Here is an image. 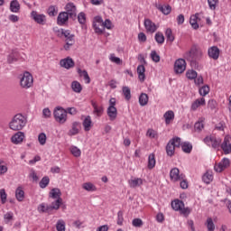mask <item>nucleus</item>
Returning <instances> with one entry per match:
<instances>
[{
    "mask_svg": "<svg viewBox=\"0 0 231 231\" xmlns=\"http://www.w3.org/2000/svg\"><path fill=\"white\" fill-rule=\"evenodd\" d=\"M183 57L188 60V62L196 64L198 60H201L203 57V51L199 46L192 45L190 49L184 53Z\"/></svg>",
    "mask_w": 231,
    "mask_h": 231,
    "instance_id": "f257e3e1",
    "label": "nucleus"
},
{
    "mask_svg": "<svg viewBox=\"0 0 231 231\" xmlns=\"http://www.w3.org/2000/svg\"><path fill=\"white\" fill-rule=\"evenodd\" d=\"M26 124H28V120L25 118V116L22 114H17L9 123V128L12 131H23V129L26 127Z\"/></svg>",
    "mask_w": 231,
    "mask_h": 231,
    "instance_id": "f03ea898",
    "label": "nucleus"
},
{
    "mask_svg": "<svg viewBox=\"0 0 231 231\" xmlns=\"http://www.w3.org/2000/svg\"><path fill=\"white\" fill-rule=\"evenodd\" d=\"M171 208L176 212H180V214L184 216V217H189V216L192 212V209H190V208H185V203H183V201L180 199H175L174 201H172Z\"/></svg>",
    "mask_w": 231,
    "mask_h": 231,
    "instance_id": "7ed1b4c3",
    "label": "nucleus"
},
{
    "mask_svg": "<svg viewBox=\"0 0 231 231\" xmlns=\"http://www.w3.org/2000/svg\"><path fill=\"white\" fill-rule=\"evenodd\" d=\"M116 98L111 97L109 99V106L106 109V115L111 122H115L118 116V110L116 109Z\"/></svg>",
    "mask_w": 231,
    "mask_h": 231,
    "instance_id": "20e7f679",
    "label": "nucleus"
},
{
    "mask_svg": "<svg viewBox=\"0 0 231 231\" xmlns=\"http://www.w3.org/2000/svg\"><path fill=\"white\" fill-rule=\"evenodd\" d=\"M20 86L23 89H30L33 86V76L28 71H25L20 78Z\"/></svg>",
    "mask_w": 231,
    "mask_h": 231,
    "instance_id": "39448f33",
    "label": "nucleus"
},
{
    "mask_svg": "<svg viewBox=\"0 0 231 231\" xmlns=\"http://www.w3.org/2000/svg\"><path fill=\"white\" fill-rule=\"evenodd\" d=\"M181 145V138L174 137L169 141L166 146V152L168 156H174V152H176V147H180Z\"/></svg>",
    "mask_w": 231,
    "mask_h": 231,
    "instance_id": "423d86ee",
    "label": "nucleus"
},
{
    "mask_svg": "<svg viewBox=\"0 0 231 231\" xmlns=\"http://www.w3.org/2000/svg\"><path fill=\"white\" fill-rule=\"evenodd\" d=\"M53 115L58 124H66L68 121V111L60 106L54 109Z\"/></svg>",
    "mask_w": 231,
    "mask_h": 231,
    "instance_id": "0eeeda50",
    "label": "nucleus"
},
{
    "mask_svg": "<svg viewBox=\"0 0 231 231\" xmlns=\"http://www.w3.org/2000/svg\"><path fill=\"white\" fill-rule=\"evenodd\" d=\"M203 142L209 147H213V149H219V146L221 145V138H217L215 135L206 136Z\"/></svg>",
    "mask_w": 231,
    "mask_h": 231,
    "instance_id": "6e6552de",
    "label": "nucleus"
},
{
    "mask_svg": "<svg viewBox=\"0 0 231 231\" xmlns=\"http://www.w3.org/2000/svg\"><path fill=\"white\" fill-rule=\"evenodd\" d=\"M93 28L96 33H104V20H102V17L96 16L94 18Z\"/></svg>",
    "mask_w": 231,
    "mask_h": 231,
    "instance_id": "1a4fd4ad",
    "label": "nucleus"
},
{
    "mask_svg": "<svg viewBox=\"0 0 231 231\" xmlns=\"http://www.w3.org/2000/svg\"><path fill=\"white\" fill-rule=\"evenodd\" d=\"M24 138H26L24 132H21V130H20L11 137V142L14 145H21V143H23V142H24Z\"/></svg>",
    "mask_w": 231,
    "mask_h": 231,
    "instance_id": "9d476101",
    "label": "nucleus"
},
{
    "mask_svg": "<svg viewBox=\"0 0 231 231\" xmlns=\"http://www.w3.org/2000/svg\"><path fill=\"white\" fill-rule=\"evenodd\" d=\"M228 167H230V159L224 158L220 162L215 164L214 169L216 172H223Z\"/></svg>",
    "mask_w": 231,
    "mask_h": 231,
    "instance_id": "9b49d317",
    "label": "nucleus"
},
{
    "mask_svg": "<svg viewBox=\"0 0 231 231\" xmlns=\"http://www.w3.org/2000/svg\"><path fill=\"white\" fill-rule=\"evenodd\" d=\"M170 178L171 181H181V180L185 179V175L183 173H180V169L173 168L170 171Z\"/></svg>",
    "mask_w": 231,
    "mask_h": 231,
    "instance_id": "f8f14e48",
    "label": "nucleus"
},
{
    "mask_svg": "<svg viewBox=\"0 0 231 231\" xmlns=\"http://www.w3.org/2000/svg\"><path fill=\"white\" fill-rule=\"evenodd\" d=\"M143 24L146 33H154L156 30H158V25H156V23L152 22L149 18L144 19Z\"/></svg>",
    "mask_w": 231,
    "mask_h": 231,
    "instance_id": "ddd939ff",
    "label": "nucleus"
},
{
    "mask_svg": "<svg viewBox=\"0 0 231 231\" xmlns=\"http://www.w3.org/2000/svg\"><path fill=\"white\" fill-rule=\"evenodd\" d=\"M185 69H187V61L183 59L177 60L174 64L175 73H183Z\"/></svg>",
    "mask_w": 231,
    "mask_h": 231,
    "instance_id": "4468645a",
    "label": "nucleus"
},
{
    "mask_svg": "<svg viewBox=\"0 0 231 231\" xmlns=\"http://www.w3.org/2000/svg\"><path fill=\"white\" fill-rule=\"evenodd\" d=\"M60 66L65 69H71L75 68V61L70 57H67L60 60Z\"/></svg>",
    "mask_w": 231,
    "mask_h": 231,
    "instance_id": "2eb2a0df",
    "label": "nucleus"
},
{
    "mask_svg": "<svg viewBox=\"0 0 231 231\" xmlns=\"http://www.w3.org/2000/svg\"><path fill=\"white\" fill-rule=\"evenodd\" d=\"M66 14L71 18L75 19L77 17V6H75V4L69 3L65 6Z\"/></svg>",
    "mask_w": 231,
    "mask_h": 231,
    "instance_id": "dca6fc26",
    "label": "nucleus"
},
{
    "mask_svg": "<svg viewBox=\"0 0 231 231\" xmlns=\"http://www.w3.org/2000/svg\"><path fill=\"white\" fill-rule=\"evenodd\" d=\"M219 48H217V46H213L210 47L208 51V55L209 57V59H213V60H217V59H219Z\"/></svg>",
    "mask_w": 231,
    "mask_h": 231,
    "instance_id": "f3484780",
    "label": "nucleus"
},
{
    "mask_svg": "<svg viewBox=\"0 0 231 231\" xmlns=\"http://www.w3.org/2000/svg\"><path fill=\"white\" fill-rule=\"evenodd\" d=\"M31 15L38 24H44L46 23V15L44 14H39L36 11H32Z\"/></svg>",
    "mask_w": 231,
    "mask_h": 231,
    "instance_id": "a211bd4d",
    "label": "nucleus"
},
{
    "mask_svg": "<svg viewBox=\"0 0 231 231\" xmlns=\"http://www.w3.org/2000/svg\"><path fill=\"white\" fill-rule=\"evenodd\" d=\"M221 149L226 154L231 152V137H225L224 142L221 144Z\"/></svg>",
    "mask_w": 231,
    "mask_h": 231,
    "instance_id": "6ab92c4d",
    "label": "nucleus"
},
{
    "mask_svg": "<svg viewBox=\"0 0 231 231\" xmlns=\"http://www.w3.org/2000/svg\"><path fill=\"white\" fill-rule=\"evenodd\" d=\"M68 21H69V16L68 15V13L61 12L59 14L57 18V23L59 26H64V24L68 23Z\"/></svg>",
    "mask_w": 231,
    "mask_h": 231,
    "instance_id": "aec40b11",
    "label": "nucleus"
},
{
    "mask_svg": "<svg viewBox=\"0 0 231 231\" xmlns=\"http://www.w3.org/2000/svg\"><path fill=\"white\" fill-rule=\"evenodd\" d=\"M206 104L207 101L205 100V97L198 98L191 104V111H197L198 107H200V106H205Z\"/></svg>",
    "mask_w": 231,
    "mask_h": 231,
    "instance_id": "412c9836",
    "label": "nucleus"
},
{
    "mask_svg": "<svg viewBox=\"0 0 231 231\" xmlns=\"http://www.w3.org/2000/svg\"><path fill=\"white\" fill-rule=\"evenodd\" d=\"M128 184L131 189H136V187L143 185V180L142 178H134L128 180Z\"/></svg>",
    "mask_w": 231,
    "mask_h": 231,
    "instance_id": "4be33fe9",
    "label": "nucleus"
},
{
    "mask_svg": "<svg viewBox=\"0 0 231 231\" xmlns=\"http://www.w3.org/2000/svg\"><path fill=\"white\" fill-rule=\"evenodd\" d=\"M60 196H62V192L58 188H53L49 193V197L52 199H62Z\"/></svg>",
    "mask_w": 231,
    "mask_h": 231,
    "instance_id": "5701e85b",
    "label": "nucleus"
},
{
    "mask_svg": "<svg viewBox=\"0 0 231 231\" xmlns=\"http://www.w3.org/2000/svg\"><path fill=\"white\" fill-rule=\"evenodd\" d=\"M83 127L84 131H91V127H93V121L91 120V116H88L83 120Z\"/></svg>",
    "mask_w": 231,
    "mask_h": 231,
    "instance_id": "b1692460",
    "label": "nucleus"
},
{
    "mask_svg": "<svg viewBox=\"0 0 231 231\" xmlns=\"http://www.w3.org/2000/svg\"><path fill=\"white\" fill-rule=\"evenodd\" d=\"M214 180V174L212 173V171H208L207 172L204 173V175L202 176V180L204 181V183H206L207 185H208L209 183H212Z\"/></svg>",
    "mask_w": 231,
    "mask_h": 231,
    "instance_id": "393cba45",
    "label": "nucleus"
},
{
    "mask_svg": "<svg viewBox=\"0 0 231 231\" xmlns=\"http://www.w3.org/2000/svg\"><path fill=\"white\" fill-rule=\"evenodd\" d=\"M166 125H169L174 120V111L169 110L163 115Z\"/></svg>",
    "mask_w": 231,
    "mask_h": 231,
    "instance_id": "a878e982",
    "label": "nucleus"
},
{
    "mask_svg": "<svg viewBox=\"0 0 231 231\" xmlns=\"http://www.w3.org/2000/svg\"><path fill=\"white\" fill-rule=\"evenodd\" d=\"M79 128L80 124L79 122L72 123V127L69 131V136H75L76 134H79Z\"/></svg>",
    "mask_w": 231,
    "mask_h": 231,
    "instance_id": "bb28decb",
    "label": "nucleus"
},
{
    "mask_svg": "<svg viewBox=\"0 0 231 231\" xmlns=\"http://www.w3.org/2000/svg\"><path fill=\"white\" fill-rule=\"evenodd\" d=\"M137 73L140 82H143L145 80V66L139 65L137 67Z\"/></svg>",
    "mask_w": 231,
    "mask_h": 231,
    "instance_id": "cd10ccee",
    "label": "nucleus"
},
{
    "mask_svg": "<svg viewBox=\"0 0 231 231\" xmlns=\"http://www.w3.org/2000/svg\"><path fill=\"white\" fill-rule=\"evenodd\" d=\"M10 10L13 12V14H18V12L21 10V5L19 4V1L13 0L10 3Z\"/></svg>",
    "mask_w": 231,
    "mask_h": 231,
    "instance_id": "c85d7f7f",
    "label": "nucleus"
},
{
    "mask_svg": "<svg viewBox=\"0 0 231 231\" xmlns=\"http://www.w3.org/2000/svg\"><path fill=\"white\" fill-rule=\"evenodd\" d=\"M15 198L17 201H24V189L23 187L19 186L15 190Z\"/></svg>",
    "mask_w": 231,
    "mask_h": 231,
    "instance_id": "c756f323",
    "label": "nucleus"
},
{
    "mask_svg": "<svg viewBox=\"0 0 231 231\" xmlns=\"http://www.w3.org/2000/svg\"><path fill=\"white\" fill-rule=\"evenodd\" d=\"M199 21V18L198 17V14H193L189 18V23L193 30H198L199 28V24H198V22Z\"/></svg>",
    "mask_w": 231,
    "mask_h": 231,
    "instance_id": "7c9ffc66",
    "label": "nucleus"
},
{
    "mask_svg": "<svg viewBox=\"0 0 231 231\" xmlns=\"http://www.w3.org/2000/svg\"><path fill=\"white\" fill-rule=\"evenodd\" d=\"M82 189L88 192H97V186L92 182H85L82 184Z\"/></svg>",
    "mask_w": 231,
    "mask_h": 231,
    "instance_id": "2f4dec72",
    "label": "nucleus"
},
{
    "mask_svg": "<svg viewBox=\"0 0 231 231\" xmlns=\"http://www.w3.org/2000/svg\"><path fill=\"white\" fill-rule=\"evenodd\" d=\"M38 212H40V214H50V212H51V209L50 208L49 205H46V203H42L38 206L37 208Z\"/></svg>",
    "mask_w": 231,
    "mask_h": 231,
    "instance_id": "473e14b6",
    "label": "nucleus"
},
{
    "mask_svg": "<svg viewBox=\"0 0 231 231\" xmlns=\"http://www.w3.org/2000/svg\"><path fill=\"white\" fill-rule=\"evenodd\" d=\"M66 43L64 44L63 48L66 51L70 50L71 46L75 44V36H71L70 38L65 39Z\"/></svg>",
    "mask_w": 231,
    "mask_h": 231,
    "instance_id": "72a5a7b5",
    "label": "nucleus"
},
{
    "mask_svg": "<svg viewBox=\"0 0 231 231\" xmlns=\"http://www.w3.org/2000/svg\"><path fill=\"white\" fill-rule=\"evenodd\" d=\"M78 73L79 77H83L86 84H89L91 82V79L89 78V74H88V70H82L81 69H78Z\"/></svg>",
    "mask_w": 231,
    "mask_h": 231,
    "instance_id": "f704fd0d",
    "label": "nucleus"
},
{
    "mask_svg": "<svg viewBox=\"0 0 231 231\" xmlns=\"http://www.w3.org/2000/svg\"><path fill=\"white\" fill-rule=\"evenodd\" d=\"M69 152L72 156H74V158H80V156L82 155V151H80V149L77 146H70Z\"/></svg>",
    "mask_w": 231,
    "mask_h": 231,
    "instance_id": "c9c22d12",
    "label": "nucleus"
},
{
    "mask_svg": "<svg viewBox=\"0 0 231 231\" xmlns=\"http://www.w3.org/2000/svg\"><path fill=\"white\" fill-rule=\"evenodd\" d=\"M60 205H62V199H56L55 201L51 202L50 208L51 210H59L60 208Z\"/></svg>",
    "mask_w": 231,
    "mask_h": 231,
    "instance_id": "e433bc0d",
    "label": "nucleus"
},
{
    "mask_svg": "<svg viewBox=\"0 0 231 231\" xmlns=\"http://www.w3.org/2000/svg\"><path fill=\"white\" fill-rule=\"evenodd\" d=\"M156 167V158L154 157V153H152L148 157V169L152 170Z\"/></svg>",
    "mask_w": 231,
    "mask_h": 231,
    "instance_id": "4c0bfd02",
    "label": "nucleus"
},
{
    "mask_svg": "<svg viewBox=\"0 0 231 231\" xmlns=\"http://www.w3.org/2000/svg\"><path fill=\"white\" fill-rule=\"evenodd\" d=\"M148 103H149V96H147V94H145V93H142L139 97L140 106H147Z\"/></svg>",
    "mask_w": 231,
    "mask_h": 231,
    "instance_id": "58836bf2",
    "label": "nucleus"
},
{
    "mask_svg": "<svg viewBox=\"0 0 231 231\" xmlns=\"http://www.w3.org/2000/svg\"><path fill=\"white\" fill-rule=\"evenodd\" d=\"M208 231H214L216 230V225L214 224V220L212 217H208L205 223Z\"/></svg>",
    "mask_w": 231,
    "mask_h": 231,
    "instance_id": "ea45409f",
    "label": "nucleus"
},
{
    "mask_svg": "<svg viewBox=\"0 0 231 231\" xmlns=\"http://www.w3.org/2000/svg\"><path fill=\"white\" fill-rule=\"evenodd\" d=\"M71 88L74 91V93H81L82 92V85H80V82H79V81H73L71 83Z\"/></svg>",
    "mask_w": 231,
    "mask_h": 231,
    "instance_id": "a19ab883",
    "label": "nucleus"
},
{
    "mask_svg": "<svg viewBox=\"0 0 231 231\" xmlns=\"http://www.w3.org/2000/svg\"><path fill=\"white\" fill-rule=\"evenodd\" d=\"M92 106L94 108V114L97 115V116H102V113H104V107L98 106L97 103H92Z\"/></svg>",
    "mask_w": 231,
    "mask_h": 231,
    "instance_id": "79ce46f5",
    "label": "nucleus"
},
{
    "mask_svg": "<svg viewBox=\"0 0 231 231\" xmlns=\"http://www.w3.org/2000/svg\"><path fill=\"white\" fill-rule=\"evenodd\" d=\"M57 231H66V222L62 219H59L56 223Z\"/></svg>",
    "mask_w": 231,
    "mask_h": 231,
    "instance_id": "37998d69",
    "label": "nucleus"
},
{
    "mask_svg": "<svg viewBox=\"0 0 231 231\" xmlns=\"http://www.w3.org/2000/svg\"><path fill=\"white\" fill-rule=\"evenodd\" d=\"M199 93L200 97H207V95H208V93H210V87H208V85H205V86L201 87L199 90Z\"/></svg>",
    "mask_w": 231,
    "mask_h": 231,
    "instance_id": "c03bdc74",
    "label": "nucleus"
},
{
    "mask_svg": "<svg viewBox=\"0 0 231 231\" xmlns=\"http://www.w3.org/2000/svg\"><path fill=\"white\" fill-rule=\"evenodd\" d=\"M155 41L158 44H163L165 42V36H163L162 32H156Z\"/></svg>",
    "mask_w": 231,
    "mask_h": 231,
    "instance_id": "a18cd8bd",
    "label": "nucleus"
},
{
    "mask_svg": "<svg viewBox=\"0 0 231 231\" xmlns=\"http://www.w3.org/2000/svg\"><path fill=\"white\" fill-rule=\"evenodd\" d=\"M181 149L183 152L189 154V152H192V144H190L189 143H183L181 144Z\"/></svg>",
    "mask_w": 231,
    "mask_h": 231,
    "instance_id": "49530a36",
    "label": "nucleus"
},
{
    "mask_svg": "<svg viewBox=\"0 0 231 231\" xmlns=\"http://www.w3.org/2000/svg\"><path fill=\"white\" fill-rule=\"evenodd\" d=\"M6 172H8V166H6L5 161L0 160V176H3V174H6Z\"/></svg>",
    "mask_w": 231,
    "mask_h": 231,
    "instance_id": "de8ad7c7",
    "label": "nucleus"
},
{
    "mask_svg": "<svg viewBox=\"0 0 231 231\" xmlns=\"http://www.w3.org/2000/svg\"><path fill=\"white\" fill-rule=\"evenodd\" d=\"M123 95L125 100H131V88L129 87H123Z\"/></svg>",
    "mask_w": 231,
    "mask_h": 231,
    "instance_id": "09e8293b",
    "label": "nucleus"
},
{
    "mask_svg": "<svg viewBox=\"0 0 231 231\" xmlns=\"http://www.w3.org/2000/svg\"><path fill=\"white\" fill-rule=\"evenodd\" d=\"M165 36L170 42H174V34H172V30L171 28L166 29Z\"/></svg>",
    "mask_w": 231,
    "mask_h": 231,
    "instance_id": "8fccbe9b",
    "label": "nucleus"
},
{
    "mask_svg": "<svg viewBox=\"0 0 231 231\" xmlns=\"http://www.w3.org/2000/svg\"><path fill=\"white\" fill-rule=\"evenodd\" d=\"M159 10L164 14V15H169V14H171V8L170 5H161L159 6Z\"/></svg>",
    "mask_w": 231,
    "mask_h": 231,
    "instance_id": "3c124183",
    "label": "nucleus"
},
{
    "mask_svg": "<svg viewBox=\"0 0 231 231\" xmlns=\"http://www.w3.org/2000/svg\"><path fill=\"white\" fill-rule=\"evenodd\" d=\"M17 52H12L8 57H7V62L9 64H12L14 62H17Z\"/></svg>",
    "mask_w": 231,
    "mask_h": 231,
    "instance_id": "603ef678",
    "label": "nucleus"
},
{
    "mask_svg": "<svg viewBox=\"0 0 231 231\" xmlns=\"http://www.w3.org/2000/svg\"><path fill=\"white\" fill-rule=\"evenodd\" d=\"M7 198H8V195L6 194V191L5 190V189H0V199H1L2 205H5V203H6Z\"/></svg>",
    "mask_w": 231,
    "mask_h": 231,
    "instance_id": "864d4df0",
    "label": "nucleus"
},
{
    "mask_svg": "<svg viewBox=\"0 0 231 231\" xmlns=\"http://www.w3.org/2000/svg\"><path fill=\"white\" fill-rule=\"evenodd\" d=\"M186 77L189 80H194L198 77V72H196L195 70H188L186 73Z\"/></svg>",
    "mask_w": 231,
    "mask_h": 231,
    "instance_id": "5fc2aeb1",
    "label": "nucleus"
},
{
    "mask_svg": "<svg viewBox=\"0 0 231 231\" xmlns=\"http://www.w3.org/2000/svg\"><path fill=\"white\" fill-rule=\"evenodd\" d=\"M47 185H50V177H43L40 181L41 189H46Z\"/></svg>",
    "mask_w": 231,
    "mask_h": 231,
    "instance_id": "6e6d98bb",
    "label": "nucleus"
},
{
    "mask_svg": "<svg viewBox=\"0 0 231 231\" xmlns=\"http://www.w3.org/2000/svg\"><path fill=\"white\" fill-rule=\"evenodd\" d=\"M46 140H47L46 134L41 133L38 135V142L40 145H46Z\"/></svg>",
    "mask_w": 231,
    "mask_h": 231,
    "instance_id": "4d7b16f0",
    "label": "nucleus"
},
{
    "mask_svg": "<svg viewBox=\"0 0 231 231\" xmlns=\"http://www.w3.org/2000/svg\"><path fill=\"white\" fill-rule=\"evenodd\" d=\"M58 14V9L55 5H51L48 9V14L51 17H55V15H57Z\"/></svg>",
    "mask_w": 231,
    "mask_h": 231,
    "instance_id": "13d9d810",
    "label": "nucleus"
},
{
    "mask_svg": "<svg viewBox=\"0 0 231 231\" xmlns=\"http://www.w3.org/2000/svg\"><path fill=\"white\" fill-rule=\"evenodd\" d=\"M218 3H219V0H208V5L210 10H216Z\"/></svg>",
    "mask_w": 231,
    "mask_h": 231,
    "instance_id": "bf43d9fd",
    "label": "nucleus"
},
{
    "mask_svg": "<svg viewBox=\"0 0 231 231\" xmlns=\"http://www.w3.org/2000/svg\"><path fill=\"white\" fill-rule=\"evenodd\" d=\"M132 225H133V226H135L136 228H140L141 226H143V221H142V219H140V218H134L132 221Z\"/></svg>",
    "mask_w": 231,
    "mask_h": 231,
    "instance_id": "052dcab7",
    "label": "nucleus"
},
{
    "mask_svg": "<svg viewBox=\"0 0 231 231\" xmlns=\"http://www.w3.org/2000/svg\"><path fill=\"white\" fill-rule=\"evenodd\" d=\"M4 219L5 223H10L14 219V213L12 211L7 212L4 215Z\"/></svg>",
    "mask_w": 231,
    "mask_h": 231,
    "instance_id": "680f3d73",
    "label": "nucleus"
},
{
    "mask_svg": "<svg viewBox=\"0 0 231 231\" xmlns=\"http://www.w3.org/2000/svg\"><path fill=\"white\" fill-rule=\"evenodd\" d=\"M146 136L149 138H158V133L155 130L148 129Z\"/></svg>",
    "mask_w": 231,
    "mask_h": 231,
    "instance_id": "e2e57ef3",
    "label": "nucleus"
},
{
    "mask_svg": "<svg viewBox=\"0 0 231 231\" xmlns=\"http://www.w3.org/2000/svg\"><path fill=\"white\" fill-rule=\"evenodd\" d=\"M117 225H119V226L124 225V212L122 211H118L117 213Z\"/></svg>",
    "mask_w": 231,
    "mask_h": 231,
    "instance_id": "0e129e2a",
    "label": "nucleus"
},
{
    "mask_svg": "<svg viewBox=\"0 0 231 231\" xmlns=\"http://www.w3.org/2000/svg\"><path fill=\"white\" fill-rule=\"evenodd\" d=\"M78 21H79V24H86V14L79 13L78 14Z\"/></svg>",
    "mask_w": 231,
    "mask_h": 231,
    "instance_id": "69168bd1",
    "label": "nucleus"
},
{
    "mask_svg": "<svg viewBox=\"0 0 231 231\" xmlns=\"http://www.w3.org/2000/svg\"><path fill=\"white\" fill-rule=\"evenodd\" d=\"M151 59L153 60V62H160V55H158L156 51H152Z\"/></svg>",
    "mask_w": 231,
    "mask_h": 231,
    "instance_id": "338daca9",
    "label": "nucleus"
},
{
    "mask_svg": "<svg viewBox=\"0 0 231 231\" xmlns=\"http://www.w3.org/2000/svg\"><path fill=\"white\" fill-rule=\"evenodd\" d=\"M109 59L111 62H114L115 64H122L120 58L115 56V54H111Z\"/></svg>",
    "mask_w": 231,
    "mask_h": 231,
    "instance_id": "774afa93",
    "label": "nucleus"
}]
</instances>
